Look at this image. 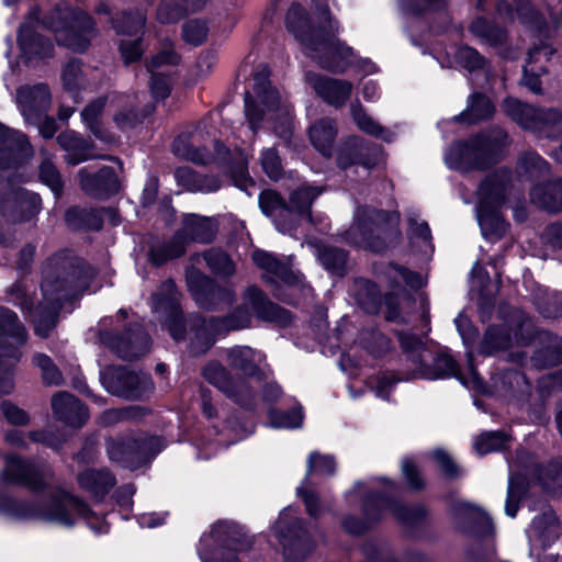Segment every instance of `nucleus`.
<instances>
[{
	"label": "nucleus",
	"mask_w": 562,
	"mask_h": 562,
	"mask_svg": "<svg viewBox=\"0 0 562 562\" xmlns=\"http://www.w3.org/2000/svg\"><path fill=\"white\" fill-rule=\"evenodd\" d=\"M321 190L314 187H301L290 198V212L296 211L300 214L308 212L312 202L321 194Z\"/></svg>",
	"instance_id": "nucleus-57"
},
{
	"label": "nucleus",
	"mask_w": 562,
	"mask_h": 562,
	"mask_svg": "<svg viewBox=\"0 0 562 562\" xmlns=\"http://www.w3.org/2000/svg\"><path fill=\"white\" fill-rule=\"evenodd\" d=\"M79 486L92 497L102 499L115 484V479L106 470L87 469L78 474Z\"/></svg>",
	"instance_id": "nucleus-35"
},
{
	"label": "nucleus",
	"mask_w": 562,
	"mask_h": 562,
	"mask_svg": "<svg viewBox=\"0 0 562 562\" xmlns=\"http://www.w3.org/2000/svg\"><path fill=\"white\" fill-rule=\"evenodd\" d=\"M203 378L228 398L247 404L252 398V386L246 379H233L218 361H210L202 369Z\"/></svg>",
	"instance_id": "nucleus-24"
},
{
	"label": "nucleus",
	"mask_w": 562,
	"mask_h": 562,
	"mask_svg": "<svg viewBox=\"0 0 562 562\" xmlns=\"http://www.w3.org/2000/svg\"><path fill=\"white\" fill-rule=\"evenodd\" d=\"M248 549L241 531L234 524H214L199 542L198 553L202 562H238L235 552Z\"/></svg>",
	"instance_id": "nucleus-14"
},
{
	"label": "nucleus",
	"mask_w": 562,
	"mask_h": 562,
	"mask_svg": "<svg viewBox=\"0 0 562 562\" xmlns=\"http://www.w3.org/2000/svg\"><path fill=\"white\" fill-rule=\"evenodd\" d=\"M405 10L412 14L437 13L447 20L446 0H403Z\"/></svg>",
	"instance_id": "nucleus-56"
},
{
	"label": "nucleus",
	"mask_w": 562,
	"mask_h": 562,
	"mask_svg": "<svg viewBox=\"0 0 562 562\" xmlns=\"http://www.w3.org/2000/svg\"><path fill=\"white\" fill-rule=\"evenodd\" d=\"M465 521H469L470 524L476 526L477 531H481L483 533H487L492 530L491 518L482 509L474 507L468 503H461L458 505L456 524L464 530H475L474 527H465Z\"/></svg>",
	"instance_id": "nucleus-42"
},
{
	"label": "nucleus",
	"mask_w": 562,
	"mask_h": 562,
	"mask_svg": "<svg viewBox=\"0 0 562 562\" xmlns=\"http://www.w3.org/2000/svg\"><path fill=\"white\" fill-rule=\"evenodd\" d=\"M57 143L67 153L65 160L69 165H78L98 157L92 153V145L74 131L59 134L57 136Z\"/></svg>",
	"instance_id": "nucleus-34"
},
{
	"label": "nucleus",
	"mask_w": 562,
	"mask_h": 562,
	"mask_svg": "<svg viewBox=\"0 0 562 562\" xmlns=\"http://www.w3.org/2000/svg\"><path fill=\"white\" fill-rule=\"evenodd\" d=\"M114 318H103L99 324V339L100 341L115 351L120 358L125 360H133L144 356L149 350L150 340L140 327L134 331L133 338L126 341L123 338H116L113 335Z\"/></svg>",
	"instance_id": "nucleus-21"
},
{
	"label": "nucleus",
	"mask_w": 562,
	"mask_h": 562,
	"mask_svg": "<svg viewBox=\"0 0 562 562\" xmlns=\"http://www.w3.org/2000/svg\"><path fill=\"white\" fill-rule=\"evenodd\" d=\"M203 259L207 267L221 276H232L235 271L234 263L229 257L220 250H209L203 256H194L193 261L199 263Z\"/></svg>",
	"instance_id": "nucleus-51"
},
{
	"label": "nucleus",
	"mask_w": 562,
	"mask_h": 562,
	"mask_svg": "<svg viewBox=\"0 0 562 562\" xmlns=\"http://www.w3.org/2000/svg\"><path fill=\"white\" fill-rule=\"evenodd\" d=\"M179 63V56L173 50L171 42H165L161 49L156 54L147 65L149 74H158L160 71L168 74V68Z\"/></svg>",
	"instance_id": "nucleus-53"
},
{
	"label": "nucleus",
	"mask_w": 562,
	"mask_h": 562,
	"mask_svg": "<svg viewBox=\"0 0 562 562\" xmlns=\"http://www.w3.org/2000/svg\"><path fill=\"white\" fill-rule=\"evenodd\" d=\"M380 149L364 142L358 136H352L338 147L337 164L344 170L353 169L355 172L362 168L366 173L376 164Z\"/></svg>",
	"instance_id": "nucleus-23"
},
{
	"label": "nucleus",
	"mask_w": 562,
	"mask_h": 562,
	"mask_svg": "<svg viewBox=\"0 0 562 562\" xmlns=\"http://www.w3.org/2000/svg\"><path fill=\"white\" fill-rule=\"evenodd\" d=\"M467 111L471 121H479L490 117L494 112V105L487 97L473 94Z\"/></svg>",
	"instance_id": "nucleus-64"
},
{
	"label": "nucleus",
	"mask_w": 562,
	"mask_h": 562,
	"mask_svg": "<svg viewBox=\"0 0 562 562\" xmlns=\"http://www.w3.org/2000/svg\"><path fill=\"white\" fill-rule=\"evenodd\" d=\"M104 389L116 396L135 400L140 398L151 389L147 374H139L126 368H106L101 372Z\"/></svg>",
	"instance_id": "nucleus-20"
},
{
	"label": "nucleus",
	"mask_w": 562,
	"mask_h": 562,
	"mask_svg": "<svg viewBox=\"0 0 562 562\" xmlns=\"http://www.w3.org/2000/svg\"><path fill=\"white\" fill-rule=\"evenodd\" d=\"M497 13L499 18L504 20L514 21L517 19L520 23L527 25L540 44H533V47L528 53L527 66L524 70L522 82L532 92L540 93V81L538 75L535 72L536 67L532 64L542 59L549 60L550 56L554 53L553 48L542 42V37H547L551 30L557 29V19L550 14V22L544 20L542 15H539L528 1L517 0L513 4L503 1L497 5Z\"/></svg>",
	"instance_id": "nucleus-7"
},
{
	"label": "nucleus",
	"mask_w": 562,
	"mask_h": 562,
	"mask_svg": "<svg viewBox=\"0 0 562 562\" xmlns=\"http://www.w3.org/2000/svg\"><path fill=\"white\" fill-rule=\"evenodd\" d=\"M27 334L14 312L0 307V397L14 389L13 368L21 358L20 347Z\"/></svg>",
	"instance_id": "nucleus-12"
},
{
	"label": "nucleus",
	"mask_w": 562,
	"mask_h": 562,
	"mask_svg": "<svg viewBox=\"0 0 562 562\" xmlns=\"http://www.w3.org/2000/svg\"><path fill=\"white\" fill-rule=\"evenodd\" d=\"M393 487L394 484L384 479L356 483L348 495L349 497L356 496L361 499L362 510L368 522L358 521L351 517L346 518L342 521L345 530L355 535L363 532L368 528L369 522L375 521L380 518L383 507H389L397 519L404 521L408 520L409 509L402 504L391 503L384 496V493L386 491H392Z\"/></svg>",
	"instance_id": "nucleus-9"
},
{
	"label": "nucleus",
	"mask_w": 562,
	"mask_h": 562,
	"mask_svg": "<svg viewBox=\"0 0 562 562\" xmlns=\"http://www.w3.org/2000/svg\"><path fill=\"white\" fill-rule=\"evenodd\" d=\"M216 233V224L210 217L199 216L195 214L186 215L183 218V227L180 233L186 245V240H195L200 243H209Z\"/></svg>",
	"instance_id": "nucleus-36"
},
{
	"label": "nucleus",
	"mask_w": 562,
	"mask_h": 562,
	"mask_svg": "<svg viewBox=\"0 0 562 562\" xmlns=\"http://www.w3.org/2000/svg\"><path fill=\"white\" fill-rule=\"evenodd\" d=\"M172 151L178 157L195 164H206L211 159L204 134L200 130L179 135L172 144Z\"/></svg>",
	"instance_id": "nucleus-30"
},
{
	"label": "nucleus",
	"mask_w": 562,
	"mask_h": 562,
	"mask_svg": "<svg viewBox=\"0 0 562 562\" xmlns=\"http://www.w3.org/2000/svg\"><path fill=\"white\" fill-rule=\"evenodd\" d=\"M44 24L53 30L56 40L75 52L85 50L93 32L92 20L82 11L56 8Z\"/></svg>",
	"instance_id": "nucleus-13"
},
{
	"label": "nucleus",
	"mask_w": 562,
	"mask_h": 562,
	"mask_svg": "<svg viewBox=\"0 0 562 562\" xmlns=\"http://www.w3.org/2000/svg\"><path fill=\"white\" fill-rule=\"evenodd\" d=\"M505 138V132L495 128L468 142L456 143L446 153V164L449 168L462 172L483 169L496 160Z\"/></svg>",
	"instance_id": "nucleus-10"
},
{
	"label": "nucleus",
	"mask_w": 562,
	"mask_h": 562,
	"mask_svg": "<svg viewBox=\"0 0 562 562\" xmlns=\"http://www.w3.org/2000/svg\"><path fill=\"white\" fill-rule=\"evenodd\" d=\"M473 36L491 46H501L506 41V33L487 22L484 18H476L469 26Z\"/></svg>",
	"instance_id": "nucleus-44"
},
{
	"label": "nucleus",
	"mask_w": 562,
	"mask_h": 562,
	"mask_svg": "<svg viewBox=\"0 0 562 562\" xmlns=\"http://www.w3.org/2000/svg\"><path fill=\"white\" fill-rule=\"evenodd\" d=\"M302 423L303 413L300 405L294 406L291 411L271 409L269 412V424L273 428H299Z\"/></svg>",
	"instance_id": "nucleus-49"
},
{
	"label": "nucleus",
	"mask_w": 562,
	"mask_h": 562,
	"mask_svg": "<svg viewBox=\"0 0 562 562\" xmlns=\"http://www.w3.org/2000/svg\"><path fill=\"white\" fill-rule=\"evenodd\" d=\"M0 516L13 520H41L64 528H72L83 520L95 533L109 530L103 515L97 514L83 501L64 490L53 493L42 505L0 494Z\"/></svg>",
	"instance_id": "nucleus-3"
},
{
	"label": "nucleus",
	"mask_w": 562,
	"mask_h": 562,
	"mask_svg": "<svg viewBox=\"0 0 562 562\" xmlns=\"http://www.w3.org/2000/svg\"><path fill=\"white\" fill-rule=\"evenodd\" d=\"M531 202L551 212L562 210V180L535 186Z\"/></svg>",
	"instance_id": "nucleus-40"
},
{
	"label": "nucleus",
	"mask_w": 562,
	"mask_h": 562,
	"mask_svg": "<svg viewBox=\"0 0 562 562\" xmlns=\"http://www.w3.org/2000/svg\"><path fill=\"white\" fill-rule=\"evenodd\" d=\"M1 477L5 483L40 492L50 484L53 472L48 467H35L16 456H8Z\"/></svg>",
	"instance_id": "nucleus-19"
},
{
	"label": "nucleus",
	"mask_w": 562,
	"mask_h": 562,
	"mask_svg": "<svg viewBox=\"0 0 562 562\" xmlns=\"http://www.w3.org/2000/svg\"><path fill=\"white\" fill-rule=\"evenodd\" d=\"M438 60L442 67H460L469 72L483 70L486 63L477 50L469 46L453 47L443 59L438 57Z\"/></svg>",
	"instance_id": "nucleus-37"
},
{
	"label": "nucleus",
	"mask_w": 562,
	"mask_h": 562,
	"mask_svg": "<svg viewBox=\"0 0 562 562\" xmlns=\"http://www.w3.org/2000/svg\"><path fill=\"white\" fill-rule=\"evenodd\" d=\"M18 108L27 124H37L50 106L52 95L44 83L22 86L15 95Z\"/></svg>",
	"instance_id": "nucleus-25"
},
{
	"label": "nucleus",
	"mask_w": 562,
	"mask_h": 562,
	"mask_svg": "<svg viewBox=\"0 0 562 562\" xmlns=\"http://www.w3.org/2000/svg\"><path fill=\"white\" fill-rule=\"evenodd\" d=\"M252 260L258 268L266 272V278L270 281L280 280L290 283L293 279L289 266L267 251L255 250L252 252Z\"/></svg>",
	"instance_id": "nucleus-41"
},
{
	"label": "nucleus",
	"mask_w": 562,
	"mask_h": 562,
	"mask_svg": "<svg viewBox=\"0 0 562 562\" xmlns=\"http://www.w3.org/2000/svg\"><path fill=\"white\" fill-rule=\"evenodd\" d=\"M559 535V521L555 514L549 512L532 520L527 536L530 542V553L532 554L537 548H546L550 546Z\"/></svg>",
	"instance_id": "nucleus-32"
},
{
	"label": "nucleus",
	"mask_w": 562,
	"mask_h": 562,
	"mask_svg": "<svg viewBox=\"0 0 562 562\" xmlns=\"http://www.w3.org/2000/svg\"><path fill=\"white\" fill-rule=\"evenodd\" d=\"M305 80L324 101L336 108L342 106L352 92V85L347 80L327 78L315 72H307Z\"/></svg>",
	"instance_id": "nucleus-28"
},
{
	"label": "nucleus",
	"mask_w": 562,
	"mask_h": 562,
	"mask_svg": "<svg viewBox=\"0 0 562 562\" xmlns=\"http://www.w3.org/2000/svg\"><path fill=\"white\" fill-rule=\"evenodd\" d=\"M38 175L41 181L49 187L55 194L60 193L63 189L60 173L53 162V156L45 149L41 150Z\"/></svg>",
	"instance_id": "nucleus-48"
},
{
	"label": "nucleus",
	"mask_w": 562,
	"mask_h": 562,
	"mask_svg": "<svg viewBox=\"0 0 562 562\" xmlns=\"http://www.w3.org/2000/svg\"><path fill=\"white\" fill-rule=\"evenodd\" d=\"M504 112L526 130L553 137L562 122L561 113L555 109H536L514 98L503 103Z\"/></svg>",
	"instance_id": "nucleus-16"
},
{
	"label": "nucleus",
	"mask_w": 562,
	"mask_h": 562,
	"mask_svg": "<svg viewBox=\"0 0 562 562\" xmlns=\"http://www.w3.org/2000/svg\"><path fill=\"white\" fill-rule=\"evenodd\" d=\"M260 165L270 179L277 180L281 177L283 168L280 156L274 148H266L261 151Z\"/></svg>",
	"instance_id": "nucleus-63"
},
{
	"label": "nucleus",
	"mask_w": 562,
	"mask_h": 562,
	"mask_svg": "<svg viewBox=\"0 0 562 562\" xmlns=\"http://www.w3.org/2000/svg\"><path fill=\"white\" fill-rule=\"evenodd\" d=\"M34 364L41 370L43 381L49 385H59L63 375L52 359L43 353H37L33 358Z\"/></svg>",
	"instance_id": "nucleus-61"
},
{
	"label": "nucleus",
	"mask_w": 562,
	"mask_h": 562,
	"mask_svg": "<svg viewBox=\"0 0 562 562\" xmlns=\"http://www.w3.org/2000/svg\"><path fill=\"white\" fill-rule=\"evenodd\" d=\"M385 277L390 280L393 285H400L405 283L406 285L417 289L424 283L423 278L419 273L409 271L403 267L390 265L385 268Z\"/></svg>",
	"instance_id": "nucleus-55"
},
{
	"label": "nucleus",
	"mask_w": 562,
	"mask_h": 562,
	"mask_svg": "<svg viewBox=\"0 0 562 562\" xmlns=\"http://www.w3.org/2000/svg\"><path fill=\"white\" fill-rule=\"evenodd\" d=\"M509 341V334L504 327H491L484 335L480 346V352L483 355H494L507 348Z\"/></svg>",
	"instance_id": "nucleus-50"
},
{
	"label": "nucleus",
	"mask_w": 562,
	"mask_h": 562,
	"mask_svg": "<svg viewBox=\"0 0 562 562\" xmlns=\"http://www.w3.org/2000/svg\"><path fill=\"white\" fill-rule=\"evenodd\" d=\"M519 169L531 178L546 177L548 164L536 153H527L519 160Z\"/></svg>",
	"instance_id": "nucleus-60"
},
{
	"label": "nucleus",
	"mask_w": 562,
	"mask_h": 562,
	"mask_svg": "<svg viewBox=\"0 0 562 562\" xmlns=\"http://www.w3.org/2000/svg\"><path fill=\"white\" fill-rule=\"evenodd\" d=\"M351 115L357 126L364 133L379 136L381 135L383 139L390 142L391 133L384 132L383 128L367 113L363 111L360 104L351 105Z\"/></svg>",
	"instance_id": "nucleus-54"
},
{
	"label": "nucleus",
	"mask_w": 562,
	"mask_h": 562,
	"mask_svg": "<svg viewBox=\"0 0 562 562\" xmlns=\"http://www.w3.org/2000/svg\"><path fill=\"white\" fill-rule=\"evenodd\" d=\"M104 105H105V100H103L101 98L91 102L81 112V117H82L83 122L86 123V125L88 126V128L93 133V135L97 138L103 140L105 143H113L115 140L114 136L110 133L103 132L99 124V116H100L102 110L104 109Z\"/></svg>",
	"instance_id": "nucleus-45"
},
{
	"label": "nucleus",
	"mask_w": 562,
	"mask_h": 562,
	"mask_svg": "<svg viewBox=\"0 0 562 562\" xmlns=\"http://www.w3.org/2000/svg\"><path fill=\"white\" fill-rule=\"evenodd\" d=\"M153 311L164 319L175 340L183 339L184 325L179 311L178 292L173 281H165L153 295Z\"/></svg>",
	"instance_id": "nucleus-22"
},
{
	"label": "nucleus",
	"mask_w": 562,
	"mask_h": 562,
	"mask_svg": "<svg viewBox=\"0 0 562 562\" xmlns=\"http://www.w3.org/2000/svg\"><path fill=\"white\" fill-rule=\"evenodd\" d=\"M308 136L313 146L324 156L331 155L333 144L337 136V126L334 120L325 117L316 121L308 128Z\"/></svg>",
	"instance_id": "nucleus-38"
},
{
	"label": "nucleus",
	"mask_w": 562,
	"mask_h": 562,
	"mask_svg": "<svg viewBox=\"0 0 562 562\" xmlns=\"http://www.w3.org/2000/svg\"><path fill=\"white\" fill-rule=\"evenodd\" d=\"M269 75L266 66L255 74L252 90L245 97L246 117L252 134L257 133L265 121H272L276 123V134L286 140L292 133V106L271 87Z\"/></svg>",
	"instance_id": "nucleus-5"
},
{
	"label": "nucleus",
	"mask_w": 562,
	"mask_h": 562,
	"mask_svg": "<svg viewBox=\"0 0 562 562\" xmlns=\"http://www.w3.org/2000/svg\"><path fill=\"white\" fill-rule=\"evenodd\" d=\"M187 283L195 302L201 307L216 308L218 300H225L227 303L233 300V294L229 291L217 288L212 280L193 267L187 271Z\"/></svg>",
	"instance_id": "nucleus-27"
},
{
	"label": "nucleus",
	"mask_w": 562,
	"mask_h": 562,
	"mask_svg": "<svg viewBox=\"0 0 562 562\" xmlns=\"http://www.w3.org/2000/svg\"><path fill=\"white\" fill-rule=\"evenodd\" d=\"M400 223L397 212L384 213L370 206H360L355 213L350 228L345 233L344 239L356 247L382 251L386 248L381 240L389 229L396 228Z\"/></svg>",
	"instance_id": "nucleus-11"
},
{
	"label": "nucleus",
	"mask_w": 562,
	"mask_h": 562,
	"mask_svg": "<svg viewBox=\"0 0 562 562\" xmlns=\"http://www.w3.org/2000/svg\"><path fill=\"white\" fill-rule=\"evenodd\" d=\"M506 436L501 431L484 432L474 441V448L477 453L486 454L502 449L506 443Z\"/></svg>",
	"instance_id": "nucleus-62"
},
{
	"label": "nucleus",
	"mask_w": 562,
	"mask_h": 562,
	"mask_svg": "<svg viewBox=\"0 0 562 562\" xmlns=\"http://www.w3.org/2000/svg\"><path fill=\"white\" fill-rule=\"evenodd\" d=\"M158 443V438L121 437L108 440L106 450L112 461L130 469H136L160 451L161 446L157 450L151 451L153 447Z\"/></svg>",
	"instance_id": "nucleus-18"
},
{
	"label": "nucleus",
	"mask_w": 562,
	"mask_h": 562,
	"mask_svg": "<svg viewBox=\"0 0 562 562\" xmlns=\"http://www.w3.org/2000/svg\"><path fill=\"white\" fill-rule=\"evenodd\" d=\"M318 259L327 270L340 273L345 268L347 255L337 248L322 247L318 249Z\"/></svg>",
	"instance_id": "nucleus-59"
},
{
	"label": "nucleus",
	"mask_w": 562,
	"mask_h": 562,
	"mask_svg": "<svg viewBox=\"0 0 562 562\" xmlns=\"http://www.w3.org/2000/svg\"><path fill=\"white\" fill-rule=\"evenodd\" d=\"M509 173L498 170L487 176L476 191V218L482 234L488 239L501 238L507 229V224L501 211L508 202Z\"/></svg>",
	"instance_id": "nucleus-8"
},
{
	"label": "nucleus",
	"mask_w": 562,
	"mask_h": 562,
	"mask_svg": "<svg viewBox=\"0 0 562 562\" xmlns=\"http://www.w3.org/2000/svg\"><path fill=\"white\" fill-rule=\"evenodd\" d=\"M321 15L317 25L311 23L306 10L299 3L290 7L286 13V27L303 45L306 54L324 68L344 71L353 60V50L336 38L339 23L328 10L327 0H312Z\"/></svg>",
	"instance_id": "nucleus-1"
},
{
	"label": "nucleus",
	"mask_w": 562,
	"mask_h": 562,
	"mask_svg": "<svg viewBox=\"0 0 562 562\" xmlns=\"http://www.w3.org/2000/svg\"><path fill=\"white\" fill-rule=\"evenodd\" d=\"M353 293L358 303L369 313H375L380 304L376 285L369 280L359 279L355 282Z\"/></svg>",
	"instance_id": "nucleus-46"
},
{
	"label": "nucleus",
	"mask_w": 562,
	"mask_h": 562,
	"mask_svg": "<svg viewBox=\"0 0 562 562\" xmlns=\"http://www.w3.org/2000/svg\"><path fill=\"white\" fill-rule=\"evenodd\" d=\"M18 43L20 57L25 61H33L50 56L52 43L40 35L33 24L24 23L19 31Z\"/></svg>",
	"instance_id": "nucleus-29"
},
{
	"label": "nucleus",
	"mask_w": 562,
	"mask_h": 562,
	"mask_svg": "<svg viewBox=\"0 0 562 562\" xmlns=\"http://www.w3.org/2000/svg\"><path fill=\"white\" fill-rule=\"evenodd\" d=\"M259 205L266 215L273 217L274 224L280 232L290 233L292 231V225L282 222L283 218L290 215V209L282 202L277 192L271 190L261 192Z\"/></svg>",
	"instance_id": "nucleus-39"
},
{
	"label": "nucleus",
	"mask_w": 562,
	"mask_h": 562,
	"mask_svg": "<svg viewBox=\"0 0 562 562\" xmlns=\"http://www.w3.org/2000/svg\"><path fill=\"white\" fill-rule=\"evenodd\" d=\"M278 312V307L270 303L259 289L250 286L245 292L243 305L229 316L209 321L194 319L191 323V352L195 356L203 355L214 344L215 335L249 326L254 315L261 319H271Z\"/></svg>",
	"instance_id": "nucleus-4"
},
{
	"label": "nucleus",
	"mask_w": 562,
	"mask_h": 562,
	"mask_svg": "<svg viewBox=\"0 0 562 562\" xmlns=\"http://www.w3.org/2000/svg\"><path fill=\"white\" fill-rule=\"evenodd\" d=\"M146 18L140 11L134 13L122 12L113 21L114 29L119 34L134 36L143 31Z\"/></svg>",
	"instance_id": "nucleus-52"
},
{
	"label": "nucleus",
	"mask_w": 562,
	"mask_h": 562,
	"mask_svg": "<svg viewBox=\"0 0 562 562\" xmlns=\"http://www.w3.org/2000/svg\"><path fill=\"white\" fill-rule=\"evenodd\" d=\"M92 277L89 266L68 255H56L47 260L41 284L43 302L32 314L36 335L48 336L63 302L87 290Z\"/></svg>",
	"instance_id": "nucleus-2"
},
{
	"label": "nucleus",
	"mask_w": 562,
	"mask_h": 562,
	"mask_svg": "<svg viewBox=\"0 0 562 562\" xmlns=\"http://www.w3.org/2000/svg\"><path fill=\"white\" fill-rule=\"evenodd\" d=\"M52 407L58 419L71 426L79 427L88 418L86 407L74 395L66 392L53 396Z\"/></svg>",
	"instance_id": "nucleus-33"
},
{
	"label": "nucleus",
	"mask_w": 562,
	"mask_h": 562,
	"mask_svg": "<svg viewBox=\"0 0 562 562\" xmlns=\"http://www.w3.org/2000/svg\"><path fill=\"white\" fill-rule=\"evenodd\" d=\"M401 346L414 366L413 375L427 380H436L456 376L467 387L483 392V383L480 375L473 368V355L468 351V366L470 379L465 380L459 375L458 364L446 351H440L434 357L432 351L427 349L422 340L414 335L405 334L400 336Z\"/></svg>",
	"instance_id": "nucleus-6"
},
{
	"label": "nucleus",
	"mask_w": 562,
	"mask_h": 562,
	"mask_svg": "<svg viewBox=\"0 0 562 562\" xmlns=\"http://www.w3.org/2000/svg\"><path fill=\"white\" fill-rule=\"evenodd\" d=\"M273 531L283 547L288 562H303L314 549V542L303 528V522L295 516L292 507L284 508Z\"/></svg>",
	"instance_id": "nucleus-15"
},
{
	"label": "nucleus",
	"mask_w": 562,
	"mask_h": 562,
	"mask_svg": "<svg viewBox=\"0 0 562 562\" xmlns=\"http://www.w3.org/2000/svg\"><path fill=\"white\" fill-rule=\"evenodd\" d=\"M41 198L22 188L5 181L0 188V212L2 216L12 223L27 221L38 213Z\"/></svg>",
	"instance_id": "nucleus-17"
},
{
	"label": "nucleus",
	"mask_w": 562,
	"mask_h": 562,
	"mask_svg": "<svg viewBox=\"0 0 562 562\" xmlns=\"http://www.w3.org/2000/svg\"><path fill=\"white\" fill-rule=\"evenodd\" d=\"M226 359L229 368L240 371L249 384L254 387L252 382L258 384V380L254 379L259 371V366L263 361V355L249 347H235L226 352Z\"/></svg>",
	"instance_id": "nucleus-31"
},
{
	"label": "nucleus",
	"mask_w": 562,
	"mask_h": 562,
	"mask_svg": "<svg viewBox=\"0 0 562 562\" xmlns=\"http://www.w3.org/2000/svg\"><path fill=\"white\" fill-rule=\"evenodd\" d=\"M175 177L189 191L213 192L221 187V182L216 177L199 176L189 168L177 169Z\"/></svg>",
	"instance_id": "nucleus-43"
},
{
	"label": "nucleus",
	"mask_w": 562,
	"mask_h": 562,
	"mask_svg": "<svg viewBox=\"0 0 562 562\" xmlns=\"http://www.w3.org/2000/svg\"><path fill=\"white\" fill-rule=\"evenodd\" d=\"M184 252V244L181 235H176L168 244H158L150 248L149 260L155 266H160L169 259L177 258Z\"/></svg>",
	"instance_id": "nucleus-47"
},
{
	"label": "nucleus",
	"mask_w": 562,
	"mask_h": 562,
	"mask_svg": "<svg viewBox=\"0 0 562 562\" xmlns=\"http://www.w3.org/2000/svg\"><path fill=\"white\" fill-rule=\"evenodd\" d=\"M33 156L27 137L0 123V169L16 168Z\"/></svg>",
	"instance_id": "nucleus-26"
},
{
	"label": "nucleus",
	"mask_w": 562,
	"mask_h": 562,
	"mask_svg": "<svg viewBox=\"0 0 562 562\" xmlns=\"http://www.w3.org/2000/svg\"><path fill=\"white\" fill-rule=\"evenodd\" d=\"M111 106L115 109L113 121L117 128L125 131L135 125L137 115L126 105L125 98H112Z\"/></svg>",
	"instance_id": "nucleus-58"
}]
</instances>
